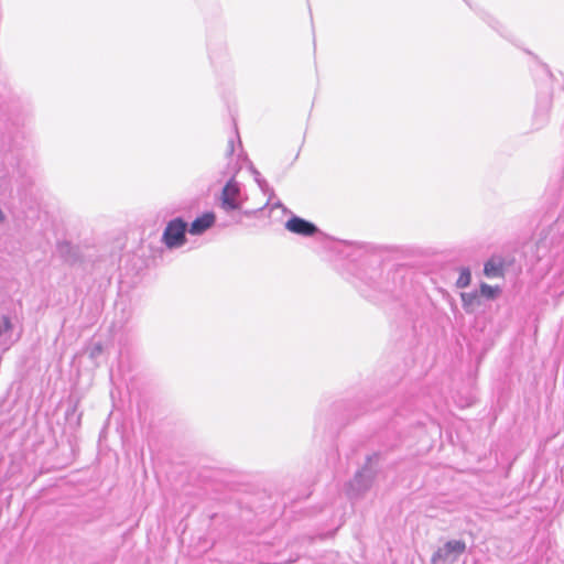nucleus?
<instances>
[{
  "label": "nucleus",
  "mask_w": 564,
  "mask_h": 564,
  "mask_svg": "<svg viewBox=\"0 0 564 564\" xmlns=\"http://www.w3.org/2000/svg\"><path fill=\"white\" fill-rule=\"evenodd\" d=\"M187 224L177 217L170 220L162 235V242L169 249L180 248L186 242Z\"/></svg>",
  "instance_id": "f257e3e1"
},
{
  "label": "nucleus",
  "mask_w": 564,
  "mask_h": 564,
  "mask_svg": "<svg viewBox=\"0 0 564 564\" xmlns=\"http://www.w3.org/2000/svg\"><path fill=\"white\" fill-rule=\"evenodd\" d=\"M466 550L465 542L452 540L440 547L432 556V564H447L455 562Z\"/></svg>",
  "instance_id": "f03ea898"
},
{
  "label": "nucleus",
  "mask_w": 564,
  "mask_h": 564,
  "mask_svg": "<svg viewBox=\"0 0 564 564\" xmlns=\"http://www.w3.org/2000/svg\"><path fill=\"white\" fill-rule=\"evenodd\" d=\"M243 203V195L241 193L240 184L235 180L230 178L221 193V207L226 212L239 209Z\"/></svg>",
  "instance_id": "7ed1b4c3"
},
{
  "label": "nucleus",
  "mask_w": 564,
  "mask_h": 564,
  "mask_svg": "<svg viewBox=\"0 0 564 564\" xmlns=\"http://www.w3.org/2000/svg\"><path fill=\"white\" fill-rule=\"evenodd\" d=\"M285 228L293 234H297L305 237H311L318 230L313 223H310L297 216L291 217L285 223Z\"/></svg>",
  "instance_id": "20e7f679"
},
{
  "label": "nucleus",
  "mask_w": 564,
  "mask_h": 564,
  "mask_svg": "<svg viewBox=\"0 0 564 564\" xmlns=\"http://www.w3.org/2000/svg\"><path fill=\"white\" fill-rule=\"evenodd\" d=\"M215 223V215L213 213H205L200 217H197L188 228L191 235H202L209 229Z\"/></svg>",
  "instance_id": "39448f33"
},
{
  "label": "nucleus",
  "mask_w": 564,
  "mask_h": 564,
  "mask_svg": "<svg viewBox=\"0 0 564 564\" xmlns=\"http://www.w3.org/2000/svg\"><path fill=\"white\" fill-rule=\"evenodd\" d=\"M484 273L487 278H499L502 276L503 265L502 261L499 259L491 258L489 259L484 267Z\"/></svg>",
  "instance_id": "423d86ee"
},
{
  "label": "nucleus",
  "mask_w": 564,
  "mask_h": 564,
  "mask_svg": "<svg viewBox=\"0 0 564 564\" xmlns=\"http://www.w3.org/2000/svg\"><path fill=\"white\" fill-rule=\"evenodd\" d=\"M463 307L467 312H471L475 306L480 305L479 294L477 292L462 293L460 294Z\"/></svg>",
  "instance_id": "0eeeda50"
},
{
  "label": "nucleus",
  "mask_w": 564,
  "mask_h": 564,
  "mask_svg": "<svg viewBox=\"0 0 564 564\" xmlns=\"http://www.w3.org/2000/svg\"><path fill=\"white\" fill-rule=\"evenodd\" d=\"M13 329L12 318L9 315L0 316V337L10 334Z\"/></svg>",
  "instance_id": "6e6552de"
},
{
  "label": "nucleus",
  "mask_w": 564,
  "mask_h": 564,
  "mask_svg": "<svg viewBox=\"0 0 564 564\" xmlns=\"http://www.w3.org/2000/svg\"><path fill=\"white\" fill-rule=\"evenodd\" d=\"M470 280H471V274H470L469 269L464 268V269H462V271L459 273V276L456 281V285L459 289L467 288L470 283Z\"/></svg>",
  "instance_id": "1a4fd4ad"
},
{
  "label": "nucleus",
  "mask_w": 564,
  "mask_h": 564,
  "mask_svg": "<svg viewBox=\"0 0 564 564\" xmlns=\"http://www.w3.org/2000/svg\"><path fill=\"white\" fill-rule=\"evenodd\" d=\"M498 291H499L498 288H494L487 283L480 284V295H482L487 299H494L497 295Z\"/></svg>",
  "instance_id": "9d476101"
},
{
  "label": "nucleus",
  "mask_w": 564,
  "mask_h": 564,
  "mask_svg": "<svg viewBox=\"0 0 564 564\" xmlns=\"http://www.w3.org/2000/svg\"><path fill=\"white\" fill-rule=\"evenodd\" d=\"M536 118L539 119V122L536 123V129H540L543 127L546 122V113H539L536 112Z\"/></svg>",
  "instance_id": "9b49d317"
},
{
  "label": "nucleus",
  "mask_w": 564,
  "mask_h": 564,
  "mask_svg": "<svg viewBox=\"0 0 564 564\" xmlns=\"http://www.w3.org/2000/svg\"><path fill=\"white\" fill-rule=\"evenodd\" d=\"M234 151H235V142L234 140H229L228 142V148H227V154L228 155H232L234 154Z\"/></svg>",
  "instance_id": "f8f14e48"
},
{
  "label": "nucleus",
  "mask_w": 564,
  "mask_h": 564,
  "mask_svg": "<svg viewBox=\"0 0 564 564\" xmlns=\"http://www.w3.org/2000/svg\"><path fill=\"white\" fill-rule=\"evenodd\" d=\"M256 175H257V176H256V180H257V182L259 183V186H260L262 189H264V186H267V185H268V184H267V182H265V181H261V180H259V177H258V176H259V173H258V172H256Z\"/></svg>",
  "instance_id": "ddd939ff"
},
{
  "label": "nucleus",
  "mask_w": 564,
  "mask_h": 564,
  "mask_svg": "<svg viewBox=\"0 0 564 564\" xmlns=\"http://www.w3.org/2000/svg\"><path fill=\"white\" fill-rule=\"evenodd\" d=\"M361 478H362V474L361 473L357 474L356 477H355V482L359 484Z\"/></svg>",
  "instance_id": "4468645a"
},
{
  "label": "nucleus",
  "mask_w": 564,
  "mask_h": 564,
  "mask_svg": "<svg viewBox=\"0 0 564 564\" xmlns=\"http://www.w3.org/2000/svg\"><path fill=\"white\" fill-rule=\"evenodd\" d=\"M6 219L4 217V214L2 213V210L0 209V224L3 223Z\"/></svg>",
  "instance_id": "2eb2a0df"
}]
</instances>
